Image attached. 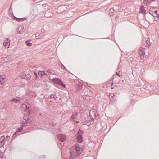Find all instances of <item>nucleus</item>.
Returning <instances> with one entry per match:
<instances>
[{
  "mask_svg": "<svg viewBox=\"0 0 159 159\" xmlns=\"http://www.w3.org/2000/svg\"><path fill=\"white\" fill-rule=\"evenodd\" d=\"M10 101L14 102L15 103H18L21 102V100L19 99H17L15 98H12Z\"/></svg>",
  "mask_w": 159,
  "mask_h": 159,
  "instance_id": "15",
  "label": "nucleus"
},
{
  "mask_svg": "<svg viewBox=\"0 0 159 159\" xmlns=\"http://www.w3.org/2000/svg\"><path fill=\"white\" fill-rule=\"evenodd\" d=\"M10 40L8 38H6L5 39L4 42L3 43V45L7 48H8L10 45Z\"/></svg>",
  "mask_w": 159,
  "mask_h": 159,
  "instance_id": "8",
  "label": "nucleus"
},
{
  "mask_svg": "<svg viewBox=\"0 0 159 159\" xmlns=\"http://www.w3.org/2000/svg\"><path fill=\"white\" fill-rule=\"evenodd\" d=\"M82 131L80 129L77 133L76 134V139L78 143H81L83 141L82 135L83 134Z\"/></svg>",
  "mask_w": 159,
  "mask_h": 159,
  "instance_id": "2",
  "label": "nucleus"
},
{
  "mask_svg": "<svg viewBox=\"0 0 159 159\" xmlns=\"http://www.w3.org/2000/svg\"><path fill=\"white\" fill-rule=\"evenodd\" d=\"M57 125V123H52V125L53 126H55Z\"/></svg>",
  "mask_w": 159,
  "mask_h": 159,
  "instance_id": "40",
  "label": "nucleus"
},
{
  "mask_svg": "<svg viewBox=\"0 0 159 159\" xmlns=\"http://www.w3.org/2000/svg\"><path fill=\"white\" fill-rule=\"evenodd\" d=\"M23 129V128L22 127H20V128H18L17 129V132L18 133L19 132H20L21 131V130Z\"/></svg>",
  "mask_w": 159,
  "mask_h": 159,
  "instance_id": "27",
  "label": "nucleus"
},
{
  "mask_svg": "<svg viewBox=\"0 0 159 159\" xmlns=\"http://www.w3.org/2000/svg\"><path fill=\"white\" fill-rule=\"evenodd\" d=\"M154 7H150L149 11H154Z\"/></svg>",
  "mask_w": 159,
  "mask_h": 159,
  "instance_id": "33",
  "label": "nucleus"
},
{
  "mask_svg": "<svg viewBox=\"0 0 159 159\" xmlns=\"http://www.w3.org/2000/svg\"><path fill=\"white\" fill-rule=\"evenodd\" d=\"M11 6H12V5H11L10 6V7L9 8V11H10V10H12V8H11Z\"/></svg>",
  "mask_w": 159,
  "mask_h": 159,
  "instance_id": "46",
  "label": "nucleus"
},
{
  "mask_svg": "<svg viewBox=\"0 0 159 159\" xmlns=\"http://www.w3.org/2000/svg\"><path fill=\"white\" fill-rule=\"evenodd\" d=\"M114 11V10L113 9L111 8L110 10V13H112Z\"/></svg>",
  "mask_w": 159,
  "mask_h": 159,
  "instance_id": "34",
  "label": "nucleus"
},
{
  "mask_svg": "<svg viewBox=\"0 0 159 159\" xmlns=\"http://www.w3.org/2000/svg\"><path fill=\"white\" fill-rule=\"evenodd\" d=\"M10 11H9L8 12V13L9 14V16L12 18L14 19V16H15L14 15L13 13V12H10Z\"/></svg>",
  "mask_w": 159,
  "mask_h": 159,
  "instance_id": "22",
  "label": "nucleus"
},
{
  "mask_svg": "<svg viewBox=\"0 0 159 159\" xmlns=\"http://www.w3.org/2000/svg\"><path fill=\"white\" fill-rule=\"evenodd\" d=\"M26 122L29 124H31L32 123V121L28 118L26 120Z\"/></svg>",
  "mask_w": 159,
  "mask_h": 159,
  "instance_id": "28",
  "label": "nucleus"
},
{
  "mask_svg": "<svg viewBox=\"0 0 159 159\" xmlns=\"http://www.w3.org/2000/svg\"><path fill=\"white\" fill-rule=\"evenodd\" d=\"M87 122L84 121L83 122V124L84 125H87Z\"/></svg>",
  "mask_w": 159,
  "mask_h": 159,
  "instance_id": "42",
  "label": "nucleus"
},
{
  "mask_svg": "<svg viewBox=\"0 0 159 159\" xmlns=\"http://www.w3.org/2000/svg\"><path fill=\"white\" fill-rule=\"evenodd\" d=\"M116 74L118 75V76H119V77H120L122 75H120V74H119L118 72H116Z\"/></svg>",
  "mask_w": 159,
  "mask_h": 159,
  "instance_id": "37",
  "label": "nucleus"
},
{
  "mask_svg": "<svg viewBox=\"0 0 159 159\" xmlns=\"http://www.w3.org/2000/svg\"><path fill=\"white\" fill-rule=\"evenodd\" d=\"M19 31L18 32H16V34H22L24 32V29H22V30H18Z\"/></svg>",
  "mask_w": 159,
  "mask_h": 159,
  "instance_id": "23",
  "label": "nucleus"
},
{
  "mask_svg": "<svg viewBox=\"0 0 159 159\" xmlns=\"http://www.w3.org/2000/svg\"><path fill=\"white\" fill-rule=\"evenodd\" d=\"M77 113H73L72 114V115L70 117V119H72V120H74L75 117H76Z\"/></svg>",
  "mask_w": 159,
  "mask_h": 159,
  "instance_id": "21",
  "label": "nucleus"
},
{
  "mask_svg": "<svg viewBox=\"0 0 159 159\" xmlns=\"http://www.w3.org/2000/svg\"><path fill=\"white\" fill-rule=\"evenodd\" d=\"M87 125H88V126H89L90 125V124L89 123H88V122H87Z\"/></svg>",
  "mask_w": 159,
  "mask_h": 159,
  "instance_id": "47",
  "label": "nucleus"
},
{
  "mask_svg": "<svg viewBox=\"0 0 159 159\" xmlns=\"http://www.w3.org/2000/svg\"><path fill=\"white\" fill-rule=\"evenodd\" d=\"M44 29H42L41 30V31L42 32H44Z\"/></svg>",
  "mask_w": 159,
  "mask_h": 159,
  "instance_id": "48",
  "label": "nucleus"
},
{
  "mask_svg": "<svg viewBox=\"0 0 159 159\" xmlns=\"http://www.w3.org/2000/svg\"><path fill=\"white\" fill-rule=\"evenodd\" d=\"M48 98L51 99L53 98L54 100H55L57 98V96L55 94H51Z\"/></svg>",
  "mask_w": 159,
  "mask_h": 159,
  "instance_id": "17",
  "label": "nucleus"
},
{
  "mask_svg": "<svg viewBox=\"0 0 159 159\" xmlns=\"http://www.w3.org/2000/svg\"><path fill=\"white\" fill-rule=\"evenodd\" d=\"M17 133H18V132H17V131L16 132L14 133V135H16L17 134Z\"/></svg>",
  "mask_w": 159,
  "mask_h": 159,
  "instance_id": "45",
  "label": "nucleus"
},
{
  "mask_svg": "<svg viewBox=\"0 0 159 159\" xmlns=\"http://www.w3.org/2000/svg\"><path fill=\"white\" fill-rule=\"evenodd\" d=\"M76 123H78V121H76Z\"/></svg>",
  "mask_w": 159,
  "mask_h": 159,
  "instance_id": "58",
  "label": "nucleus"
},
{
  "mask_svg": "<svg viewBox=\"0 0 159 159\" xmlns=\"http://www.w3.org/2000/svg\"><path fill=\"white\" fill-rule=\"evenodd\" d=\"M113 85V83H112V84H111V87Z\"/></svg>",
  "mask_w": 159,
  "mask_h": 159,
  "instance_id": "53",
  "label": "nucleus"
},
{
  "mask_svg": "<svg viewBox=\"0 0 159 159\" xmlns=\"http://www.w3.org/2000/svg\"><path fill=\"white\" fill-rule=\"evenodd\" d=\"M34 75H35V77L36 78H38V75H37V73L36 72V71H35L34 70Z\"/></svg>",
  "mask_w": 159,
  "mask_h": 159,
  "instance_id": "35",
  "label": "nucleus"
},
{
  "mask_svg": "<svg viewBox=\"0 0 159 159\" xmlns=\"http://www.w3.org/2000/svg\"><path fill=\"white\" fill-rule=\"evenodd\" d=\"M152 11H149V13L152 15V16H153V17H155V16L154 15L153 13H152V12H151Z\"/></svg>",
  "mask_w": 159,
  "mask_h": 159,
  "instance_id": "36",
  "label": "nucleus"
},
{
  "mask_svg": "<svg viewBox=\"0 0 159 159\" xmlns=\"http://www.w3.org/2000/svg\"><path fill=\"white\" fill-rule=\"evenodd\" d=\"M152 13H153V12H154V13L156 14V16H157V15H159V14H157V13L158 12L157 11V10H156L154 11H151Z\"/></svg>",
  "mask_w": 159,
  "mask_h": 159,
  "instance_id": "30",
  "label": "nucleus"
},
{
  "mask_svg": "<svg viewBox=\"0 0 159 159\" xmlns=\"http://www.w3.org/2000/svg\"><path fill=\"white\" fill-rule=\"evenodd\" d=\"M64 11V10H62V11H61V12H63V11Z\"/></svg>",
  "mask_w": 159,
  "mask_h": 159,
  "instance_id": "55",
  "label": "nucleus"
},
{
  "mask_svg": "<svg viewBox=\"0 0 159 159\" xmlns=\"http://www.w3.org/2000/svg\"><path fill=\"white\" fill-rule=\"evenodd\" d=\"M4 139V136H2L0 137V146L1 147L3 146L4 145V142L3 141V140Z\"/></svg>",
  "mask_w": 159,
  "mask_h": 159,
  "instance_id": "16",
  "label": "nucleus"
},
{
  "mask_svg": "<svg viewBox=\"0 0 159 159\" xmlns=\"http://www.w3.org/2000/svg\"><path fill=\"white\" fill-rule=\"evenodd\" d=\"M3 140V141L4 142V145L5 143V141L6 140L5 136H4V139L3 140Z\"/></svg>",
  "mask_w": 159,
  "mask_h": 159,
  "instance_id": "41",
  "label": "nucleus"
},
{
  "mask_svg": "<svg viewBox=\"0 0 159 159\" xmlns=\"http://www.w3.org/2000/svg\"><path fill=\"white\" fill-rule=\"evenodd\" d=\"M6 80V77L5 76H0V87L3 88L4 85V84Z\"/></svg>",
  "mask_w": 159,
  "mask_h": 159,
  "instance_id": "6",
  "label": "nucleus"
},
{
  "mask_svg": "<svg viewBox=\"0 0 159 159\" xmlns=\"http://www.w3.org/2000/svg\"><path fill=\"white\" fill-rule=\"evenodd\" d=\"M87 122L84 121L83 122V124L84 125H87Z\"/></svg>",
  "mask_w": 159,
  "mask_h": 159,
  "instance_id": "43",
  "label": "nucleus"
},
{
  "mask_svg": "<svg viewBox=\"0 0 159 159\" xmlns=\"http://www.w3.org/2000/svg\"><path fill=\"white\" fill-rule=\"evenodd\" d=\"M146 43H147V44H148V43H147V41H146Z\"/></svg>",
  "mask_w": 159,
  "mask_h": 159,
  "instance_id": "57",
  "label": "nucleus"
},
{
  "mask_svg": "<svg viewBox=\"0 0 159 159\" xmlns=\"http://www.w3.org/2000/svg\"><path fill=\"white\" fill-rule=\"evenodd\" d=\"M26 44L28 46H30L32 45V43H31L29 42V41L28 40H27L25 41V42Z\"/></svg>",
  "mask_w": 159,
  "mask_h": 159,
  "instance_id": "20",
  "label": "nucleus"
},
{
  "mask_svg": "<svg viewBox=\"0 0 159 159\" xmlns=\"http://www.w3.org/2000/svg\"><path fill=\"white\" fill-rule=\"evenodd\" d=\"M154 1L155 0H143L144 3L146 5H148L150 4Z\"/></svg>",
  "mask_w": 159,
  "mask_h": 159,
  "instance_id": "14",
  "label": "nucleus"
},
{
  "mask_svg": "<svg viewBox=\"0 0 159 159\" xmlns=\"http://www.w3.org/2000/svg\"><path fill=\"white\" fill-rule=\"evenodd\" d=\"M47 72H50V70H47Z\"/></svg>",
  "mask_w": 159,
  "mask_h": 159,
  "instance_id": "50",
  "label": "nucleus"
},
{
  "mask_svg": "<svg viewBox=\"0 0 159 159\" xmlns=\"http://www.w3.org/2000/svg\"><path fill=\"white\" fill-rule=\"evenodd\" d=\"M75 87L77 91H79L82 88V86L80 84H76L75 85Z\"/></svg>",
  "mask_w": 159,
  "mask_h": 159,
  "instance_id": "11",
  "label": "nucleus"
},
{
  "mask_svg": "<svg viewBox=\"0 0 159 159\" xmlns=\"http://www.w3.org/2000/svg\"><path fill=\"white\" fill-rule=\"evenodd\" d=\"M111 89H113V87H111Z\"/></svg>",
  "mask_w": 159,
  "mask_h": 159,
  "instance_id": "56",
  "label": "nucleus"
},
{
  "mask_svg": "<svg viewBox=\"0 0 159 159\" xmlns=\"http://www.w3.org/2000/svg\"><path fill=\"white\" fill-rule=\"evenodd\" d=\"M141 11H142L143 13H144V12H145V10L144 8H141Z\"/></svg>",
  "mask_w": 159,
  "mask_h": 159,
  "instance_id": "39",
  "label": "nucleus"
},
{
  "mask_svg": "<svg viewBox=\"0 0 159 159\" xmlns=\"http://www.w3.org/2000/svg\"><path fill=\"white\" fill-rule=\"evenodd\" d=\"M39 34V36L40 37V34Z\"/></svg>",
  "mask_w": 159,
  "mask_h": 159,
  "instance_id": "59",
  "label": "nucleus"
},
{
  "mask_svg": "<svg viewBox=\"0 0 159 159\" xmlns=\"http://www.w3.org/2000/svg\"><path fill=\"white\" fill-rule=\"evenodd\" d=\"M145 48H141L139 49V52H141V53H143V52H145L144 50H145Z\"/></svg>",
  "mask_w": 159,
  "mask_h": 159,
  "instance_id": "24",
  "label": "nucleus"
},
{
  "mask_svg": "<svg viewBox=\"0 0 159 159\" xmlns=\"http://www.w3.org/2000/svg\"><path fill=\"white\" fill-rule=\"evenodd\" d=\"M20 76L22 79L27 80H30L31 78V76L29 74H26L24 73H22L20 75Z\"/></svg>",
  "mask_w": 159,
  "mask_h": 159,
  "instance_id": "7",
  "label": "nucleus"
},
{
  "mask_svg": "<svg viewBox=\"0 0 159 159\" xmlns=\"http://www.w3.org/2000/svg\"><path fill=\"white\" fill-rule=\"evenodd\" d=\"M74 147V150L79 155H80L82 152V148L81 146L78 144H75Z\"/></svg>",
  "mask_w": 159,
  "mask_h": 159,
  "instance_id": "4",
  "label": "nucleus"
},
{
  "mask_svg": "<svg viewBox=\"0 0 159 159\" xmlns=\"http://www.w3.org/2000/svg\"><path fill=\"white\" fill-rule=\"evenodd\" d=\"M94 117H96L97 116H96V112L94 114Z\"/></svg>",
  "mask_w": 159,
  "mask_h": 159,
  "instance_id": "49",
  "label": "nucleus"
},
{
  "mask_svg": "<svg viewBox=\"0 0 159 159\" xmlns=\"http://www.w3.org/2000/svg\"><path fill=\"white\" fill-rule=\"evenodd\" d=\"M82 97L83 98L86 100L89 101L90 100V96L88 95H83Z\"/></svg>",
  "mask_w": 159,
  "mask_h": 159,
  "instance_id": "18",
  "label": "nucleus"
},
{
  "mask_svg": "<svg viewBox=\"0 0 159 159\" xmlns=\"http://www.w3.org/2000/svg\"><path fill=\"white\" fill-rule=\"evenodd\" d=\"M52 82L59 86H61L64 88H66V86L63 82L58 78H54L51 80Z\"/></svg>",
  "mask_w": 159,
  "mask_h": 159,
  "instance_id": "1",
  "label": "nucleus"
},
{
  "mask_svg": "<svg viewBox=\"0 0 159 159\" xmlns=\"http://www.w3.org/2000/svg\"><path fill=\"white\" fill-rule=\"evenodd\" d=\"M22 29H24V26L23 25H22L21 26H19L16 30H22Z\"/></svg>",
  "mask_w": 159,
  "mask_h": 159,
  "instance_id": "26",
  "label": "nucleus"
},
{
  "mask_svg": "<svg viewBox=\"0 0 159 159\" xmlns=\"http://www.w3.org/2000/svg\"><path fill=\"white\" fill-rule=\"evenodd\" d=\"M70 152V159H75L80 155L74 149L71 150Z\"/></svg>",
  "mask_w": 159,
  "mask_h": 159,
  "instance_id": "3",
  "label": "nucleus"
},
{
  "mask_svg": "<svg viewBox=\"0 0 159 159\" xmlns=\"http://www.w3.org/2000/svg\"><path fill=\"white\" fill-rule=\"evenodd\" d=\"M22 107L25 108L24 111L26 112L27 115H29L31 112V111L30 109V107L29 106H27L26 105L23 104L22 105Z\"/></svg>",
  "mask_w": 159,
  "mask_h": 159,
  "instance_id": "5",
  "label": "nucleus"
},
{
  "mask_svg": "<svg viewBox=\"0 0 159 159\" xmlns=\"http://www.w3.org/2000/svg\"><path fill=\"white\" fill-rule=\"evenodd\" d=\"M58 139L61 142H63L66 140V137L63 134H59L58 135Z\"/></svg>",
  "mask_w": 159,
  "mask_h": 159,
  "instance_id": "10",
  "label": "nucleus"
},
{
  "mask_svg": "<svg viewBox=\"0 0 159 159\" xmlns=\"http://www.w3.org/2000/svg\"><path fill=\"white\" fill-rule=\"evenodd\" d=\"M53 15L51 11L49 10H46L45 11V12L44 14V17L47 18H49L51 17Z\"/></svg>",
  "mask_w": 159,
  "mask_h": 159,
  "instance_id": "9",
  "label": "nucleus"
},
{
  "mask_svg": "<svg viewBox=\"0 0 159 159\" xmlns=\"http://www.w3.org/2000/svg\"><path fill=\"white\" fill-rule=\"evenodd\" d=\"M10 136H7L5 138L6 139L7 141L9 140L10 139Z\"/></svg>",
  "mask_w": 159,
  "mask_h": 159,
  "instance_id": "31",
  "label": "nucleus"
},
{
  "mask_svg": "<svg viewBox=\"0 0 159 159\" xmlns=\"http://www.w3.org/2000/svg\"><path fill=\"white\" fill-rule=\"evenodd\" d=\"M96 112V110H90V112H89V116L91 118V119L92 120H93L94 119L93 117L92 116H93L94 115V114Z\"/></svg>",
  "mask_w": 159,
  "mask_h": 159,
  "instance_id": "12",
  "label": "nucleus"
},
{
  "mask_svg": "<svg viewBox=\"0 0 159 159\" xmlns=\"http://www.w3.org/2000/svg\"><path fill=\"white\" fill-rule=\"evenodd\" d=\"M14 19L16 21L19 22L23 21L26 20L25 18H18L15 16H14Z\"/></svg>",
  "mask_w": 159,
  "mask_h": 159,
  "instance_id": "13",
  "label": "nucleus"
},
{
  "mask_svg": "<svg viewBox=\"0 0 159 159\" xmlns=\"http://www.w3.org/2000/svg\"><path fill=\"white\" fill-rule=\"evenodd\" d=\"M25 126V123H23V125H21V127H22L23 128V127L24 126Z\"/></svg>",
  "mask_w": 159,
  "mask_h": 159,
  "instance_id": "44",
  "label": "nucleus"
},
{
  "mask_svg": "<svg viewBox=\"0 0 159 159\" xmlns=\"http://www.w3.org/2000/svg\"><path fill=\"white\" fill-rule=\"evenodd\" d=\"M61 67L64 70H67V69H66V68L65 67V66L62 64V65H61Z\"/></svg>",
  "mask_w": 159,
  "mask_h": 159,
  "instance_id": "32",
  "label": "nucleus"
},
{
  "mask_svg": "<svg viewBox=\"0 0 159 159\" xmlns=\"http://www.w3.org/2000/svg\"><path fill=\"white\" fill-rule=\"evenodd\" d=\"M50 73H51L52 74H54V73H52V72H50Z\"/></svg>",
  "mask_w": 159,
  "mask_h": 159,
  "instance_id": "52",
  "label": "nucleus"
},
{
  "mask_svg": "<svg viewBox=\"0 0 159 159\" xmlns=\"http://www.w3.org/2000/svg\"><path fill=\"white\" fill-rule=\"evenodd\" d=\"M154 7V9H156L157 8V7Z\"/></svg>",
  "mask_w": 159,
  "mask_h": 159,
  "instance_id": "51",
  "label": "nucleus"
},
{
  "mask_svg": "<svg viewBox=\"0 0 159 159\" xmlns=\"http://www.w3.org/2000/svg\"><path fill=\"white\" fill-rule=\"evenodd\" d=\"M158 17H159L158 16H157L156 15L155 17H154V20L155 21H157L158 20Z\"/></svg>",
  "mask_w": 159,
  "mask_h": 159,
  "instance_id": "29",
  "label": "nucleus"
},
{
  "mask_svg": "<svg viewBox=\"0 0 159 159\" xmlns=\"http://www.w3.org/2000/svg\"><path fill=\"white\" fill-rule=\"evenodd\" d=\"M64 7V6H60L57 8V10L61 11L62 10L63 7Z\"/></svg>",
  "mask_w": 159,
  "mask_h": 159,
  "instance_id": "25",
  "label": "nucleus"
},
{
  "mask_svg": "<svg viewBox=\"0 0 159 159\" xmlns=\"http://www.w3.org/2000/svg\"><path fill=\"white\" fill-rule=\"evenodd\" d=\"M139 54L140 55V57L141 59H143L144 58V55L145 54V52H143V53L139 52Z\"/></svg>",
  "mask_w": 159,
  "mask_h": 159,
  "instance_id": "19",
  "label": "nucleus"
},
{
  "mask_svg": "<svg viewBox=\"0 0 159 159\" xmlns=\"http://www.w3.org/2000/svg\"><path fill=\"white\" fill-rule=\"evenodd\" d=\"M43 75L45 74V72H44L43 73Z\"/></svg>",
  "mask_w": 159,
  "mask_h": 159,
  "instance_id": "54",
  "label": "nucleus"
},
{
  "mask_svg": "<svg viewBox=\"0 0 159 159\" xmlns=\"http://www.w3.org/2000/svg\"><path fill=\"white\" fill-rule=\"evenodd\" d=\"M38 74L39 75L41 76L43 75V74L41 73V72H38Z\"/></svg>",
  "mask_w": 159,
  "mask_h": 159,
  "instance_id": "38",
  "label": "nucleus"
}]
</instances>
